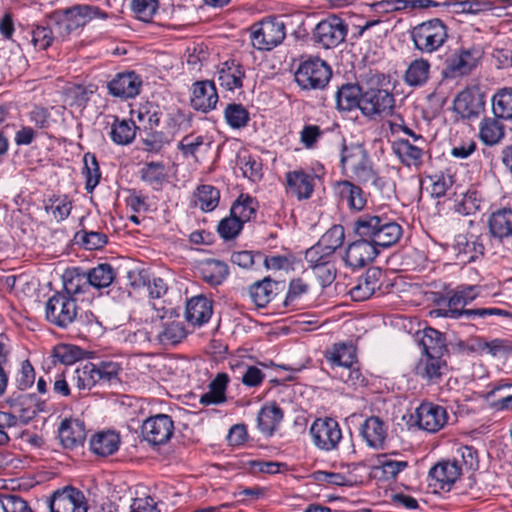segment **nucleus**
Masks as SVG:
<instances>
[{"instance_id": "f257e3e1", "label": "nucleus", "mask_w": 512, "mask_h": 512, "mask_svg": "<svg viewBox=\"0 0 512 512\" xmlns=\"http://www.w3.org/2000/svg\"><path fill=\"white\" fill-rule=\"evenodd\" d=\"M481 294V287L478 285L461 284L446 292L445 298L438 303V308L430 311L432 317H444L450 319H474L476 317L485 319L497 316L512 318V312L497 307H483L466 309Z\"/></svg>"}, {"instance_id": "f03ea898", "label": "nucleus", "mask_w": 512, "mask_h": 512, "mask_svg": "<svg viewBox=\"0 0 512 512\" xmlns=\"http://www.w3.org/2000/svg\"><path fill=\"white\" fill-rule=\"evenodd\" d=\"M354 232L365 237L375 248H387L396 244L403 234L402 227L395 221L382 216L365 214L354 222Z\"/></svg>"}, {"instance_id": "7ed1b4c3", "label": "nucleus", "mask_w": 512, "mask_h": 512, "mask_svg": "<svg viewBox=\"0 0 512 512\" xmlns=\"http://www.w3.org/2000/svg\"><path fill=\"white\" fill-rule=\"evenodd\" d=\"M343 173L361 183L376 182L377 175L373 170L366 149L359 144L343 145L340 156Z\"/></svg>"}, {"instance_id": "20e7f679", "label": "nucleus", "mask_w": 512, "mask_h": 512, "mask_svg": "<svg viewBox=\"0 0 512 512\" xmlns=\"http://www.w3.org/2000/svg\"><path fill=\"white\" fill-rule=\"evenodd\" d=\"M411 39L416 50L422 54H432L438 51L447 41V26L438 18L424 21L413 27Z\"/></svg>"}, {"instance_id": "39448f33", "label": "nucleus", "mask_w": 512, "mask_h": 512, "mask_svg": "<svg viewBox=\"0 0 512 512\" xmlns=\"http://www.w3.org/2000/svg\"><path fill=\"white\" fill-rule=\"evenodd\" d=\"M332 72L329 65L318 57L303 60L294 77L296 83L304 90L323 89L329 82Z\"/></svg>"}, {"instance_id": "423d86ee", "label": "nucleus", "mask_w": 512, "mask_h": 512, "mask_svg": "<svg viewBox=\"0 0 512 512\" xmlns=\"http://www.w3.org/2000/svg\"><path fill=\"white\" fill-rule=\"evenodd\" d=\"M483 52L479 47H461L447 56L444 62L442 75L444 78L453 79L471 73L481 60Z\"/></svg>"}, {"instance_id": "0eeeda50", "label": "nucleus", "mask_w": 512, "mask_h": 512, "mask_svg": "<svg viewBox=\"0 0 512 512\" xmlns=\"http://www.w3.org/2000/svg\"><path fill=\"white\" fill-rule=\"evenodd\" d=\"M309 433L315 447L325 452L336 450L343 438L339 423L331 417L314 420Z\"/></svg>"}, {"instance_id": "6e6552de", "label": "nucleus", "mask_w": 512, "mask_h": 512, "mask_svg": "<svg viewBox=\"0 0 512 512\" xmlns=\"http://www.w3.org/2000/svg\"><path fill=\"white\" fill-rule=\"evenodd\" d=\"M394 107V96L387 89L370 87L360 95V110L369 118L388 116Z\"/></svg>"}, {"instance_id": "1a4fd4ad", "label": "nucleus", "mask_w": 512, "mask_h": 512, "mask_svg": "<svg viewBox=\"0 0 512 512\" xmlns=\"http://www.w3.org/2000/svg\"><path fill=\"white\" fill-rule=\"evenodd\" d=\"M77 316V304L73 297L56 293L45 304V318L51 324L67 328Z\"/></svg>"}, {"instance_id": "9d476101", "label": "nucleus", "mask_w": 512, "mask_h": 512, "mask_svg": "<svg viewBox=\"0 0 512 512\" xmlns=\"http://www.w3.org/2000/svg\"><path fill=\"white\" fill-rule=\"evenodd\" d=\"M286 36L285 23L276 17L263 19L252 32V45L258 50H271Z\"/></svg>"}, {"instance_id": "9b49d317", "label": "nucleus", "mask_w": 512, "mask_h": 512, "mask_svg": "<svg viewBox=\"0 0 512 512\" xmlns=\"http://www.w3.org/2000/svg\"><path fill=\"white\" fill-rule=\"evenodd\" d=\"M9 411L6 415L13 425H25L29 423L40 411L44 410V402L35 394H21L7 401Z\"/></svg>"}, {"instance_id": "f8f14e48", "label": "nucleus", "mask_w": 512, "mask_h": 512, "mask_svg": "<svg viewBox=\"0 0 512 512\" xmlns=\"http://www.w3.org/2000/svg\"><path fill=\"white\" fill-rule=\"evenodd\" d=\"M143 439L149 444L158 446L166 444L174 433V422L167 414H157L147 418L142 426Z\"/></svg>"}, {"instance_id": "ddd939ff", "label": "nucleus", "mask_w": 512, "mask_h": 512, "mask_svg": "<svg viewBox=\"0 0 512 512\" xmlns=\"http://www.w3.org/2000/svg\"><path fill=\"white\" fill-rule=\"evenodd\" d=\"M347 35V26L338 16L332 15L320 21L313 32L314 39L329 49L342 43Z\"/></svg>"}, {"instance_id": "4468645a", "label": "nucleus", "mask_w": 512, "mask_h": 512, "mask_svg": "<svg viewBox=\"0 0 512 512\" xmlns=\"http://www.w3.org/2000/svg\"><path fill=\"white\" fill-rule=\"evenodd\" d=\"M485 108V94L476 86L459 92L453 101V110L462 119L477 118Z\"/></svg>"}, {"instance_id": "2eb2a0df", "label": "nucleus", "mask_w": 512, "mask_h": 512, "mask_svg": "<svg viewBox=\"0 0 512 512\" xmlns=\"http://www.w3.org/2000/svg\"><path fill=\"white\" fill-rule=\"evenodd\" d=\"M417 426L429 433L443 429L448 422L446 408L432 402H423L415 410Z\"/></svg>"}, {"instance_id": "dca6fc26", "label": "nucleus", "mask_w": 512, "mask_h": 512, "mask_svg": "<svg viewBox=\"0 0 512 512\" xmlns=\"http://www.w3.org/2000/svg\"><path fill=\"white\" fill-rule=\"evenodd\" d=\"M462 467L458 460H443L432 466L428 472L429 486L434 490L449 491L459 479Z\"/></svg>"}, {"instance_id": "f3484780", "label": "nucleus", "mask_w": 512, "mask_h": 512, "mask_svg": "<svg viewBox=\"0 0 512 512\" xmlns=\"http://www.w3.org/2000/svg\"><path fill=\"white\" fill-rule=\"evenodd\" d=\"M448 365L443 355L421 354L414 366L416 376L427 384H437L448 373Z\"/></svg>"}, {"instance_id": "a211bd4d", "label": "nucleus", "mask_w": 512, "mask_h": 512, "mask_svg": "<svg viewBox=\"0 0 512 512\" xmlns=\"http://www.w3.org/2000/svg\"><path fill=\"white\" fill-rule=\"evenodd\" d=\"M49 508L50 512H87L84 494L74 487L54 492Z\"/></svg>"}, {"instance_id": "6ab92c4d", "label": "nucleus", "mask_w": 512, "mask_h": 512, "mask_svg": "<svg viewBox=\"0 0 512 512\" xmlns=\"http://www.w3.org/2000/svg\"><path fill=\"white\" fill-rule=\"evenodd\" d=\"M359 238L348 245L344 257L345 263L353 269L366 266L379 254V250L370 240H366L365 237Z\"/></svg>"}, {"instance_id": "aec40b11", "label": "nucleus", "mask_w": 512, "mask_h": 512, "mask_svg": "<svg viewBox=\"0 0 512 512\" xmlns=\"http://www.w3.org/2000/svg\"><path fill=\"white\" fill-rule=\"evenodd\" d=\"M142 79L134 71L118 73L108 82L109 93L120 99L135 98L141 90Z\"/></svg>"}, {"instance_id": "412c9836", "label": "nucleus", "mask_w": 512, "mask_h": 512, "mask_svg": "<svg viewBox=\"0 0 512 512\" xmlns=\"http://www.w3.org/2000/svg\"><path fill=\"white\" fill-rule=\"evenodd\" d=\"M286 191L297 200L311 198L315 187V176L303 169L289 171L285 174Z\"/></svg>"}, {"instance_id": "4be33fe9", "label": "nucleus", "mask_w": 512, "mask_h": 512, "mask_svg": "<svg viewBox=\"0 0 512 512\" xmlns=\"http://www.w3.org/2000/svg\"><path fill=\"white\" fill-rule=\"evenodd\" d=\"M333 191L341 204L354 211H361L365 208L367 198L363 190L348 180L337 181L333 186Z\"/></svg>"}, {"instance_id": "5701e85b", "label": "nucleus", "mask_w": 512, "mask_h": 512, "mask_svg": "<svg viewBox=\"0 0 512 512\" xmlns=\"http://www.w3.org/2000/svg\"><path fill=\"white\" fill-rule=\"evenodd\" d=\"M82 7L83 5H77L67 9L64 14L56 19L54 31L59 37L64 39L89 22L87 14L82 11Z\"/></svg>"}, {"instance_id": "b1692460", "label": "nucleus", "mask_w": 512, "mask_h": 512, "mask_svg": "<svg viewBox=\"0 0 512 512\" xmlns=\"http://www.w3.org/2000/svg\"><path fill=\"white\" fill-rule=\"evenodd\" d=\"M382 270L376 267L369 268L362 275L357 284L350 290L351 298L354 301H365L369 299L382 285Z\"/></svg>"}, {"instance_id": "393cba45", "label": "nucleus", "mask_w": 512, "mask_h": 512, "mask_svg": "<svg viewBox=\"0 0 512 512\" xmlns=\"http://www.w3.org/2000/svg\"><path fill=\"white\" fill-rule=\"evenodd\" d=\"M392 151L407 167H419L423 162L425 144L412 143L408 139H396L392 142Z\"/></svg>"}, {"instance_id": "a878e982", "label": "nucleus", "mask_w": 512, "mask_h": 512, "mask_svg": "<svg viewBox=\"0 0 512 512\" xmlns=\"http://www.w3.org/2000/svg\"><path fill=\"white\" fill-rule=\"evenodd\" d=\"M218 102V94L214 82L199 81L193 85L191 105L204 113L213 110Z\"/></svg>"}, {"instance_id": "bb28decb", "label": "nucleus", "mask_w": 512, "mask_h": 512, "mask_svg": "<svg viewBox=\"0 0 512 512\" xmlns=\"http://www.w3.org/2000/svg\"><path fill=\"white\" fill-rule=\"evenodd\" d=\"M324 358L331 368H351L356 363V347L352 343H335L325 350Z\"/></svg>"}, {"instance_id": "cd10ccee", "label": "nucleus", "mask_w": 512, "mask_h": 512, "mask_svg": "<svg viewBox=\"0 0 512 512\" xmlns=\"http://www.w3.org/2000/svg\"><path fill=\"white\" fill-rule=\"evenodd\" d=\"M58 437L64 448L82 445L86 438L84 423L78 419H64L58 428Z\"/></svg>"}, {"instance_id": "c85d7f7f", "label": "nucleus", "mask_w": 512, "mask_h": 512, "mask_svg": "<svg viewBox=\"0 0 512 512\" xmlns=\"http://www.w3.org/2000/svg\"><path fill=\"white\" fill-rule=\"evenodd\" d=\"M387 424L378 416L367 418L360 428V434L366 444L374 449L383 447L387 438Z\"/></svg>"}, {"instance_id": "c756f323", "label": "nucleus", "mask_w": 512, "mask_h": 512, "mask_svg": "<svg viewBox=\"0 0 512 512\" xmlns=\"http://www.w3.org/2000/svg\"><path fill=\"white\" fill-rule=\"evenodd\" d=\"M452 250L458 264L464 265L475 261L484 252V246L477 240H469L466 235H457Z\"/></svg>"}, {"instance_id": "7c9ffc66", "label": "nucleus", "mask_w": 512, "mask_h": 512, "mask_svg": "<svg viewBox=\"0 0 512 512\" xmlns=\"http://www.w3.org/2000/svg\"><path fill=\"white\" fill-rule=\"evenodd\" d=\"M283 410L276 403L265 404L257 415V429L266 436L272 437L283 420Z\"/></svg>"}, {"instance_id": "2f4dec72", "label": "nucleus", "mask_w": 512, "mask_h": 512, "mask_svg": "<svg viewBox=\"0 0 512 512\" xmlns=\"http://www.w3.org/2000/svg\"><path fill=\"white\" fill-rule=\"evenodd\" d=\"M212 313V302L200 295L192 297L187 302L185 318L188 323L201 326L209 321Z\"/></svg>"}, {"instance_id": "473e14b6", "label": "nucleus", "mask_w": 512, "mask_h": 512, "mask_svg": "<svg viewBox=\"0 0 512 512\" xmlns=\"http://www.w3.org/2000/svg\"><path fill=\"white\" fill-rule=\"evenodd\" d=\"M229 382L230 377L227 373H218L209 383L208 391L200 396V404L209 406L225 403L227 401L226 390Z\"/></svg>"}, {"instance_id": "72a5a7b5", "label": "nucleus", "mask_w": 512, "mask_h": 512, "mask_svg": "<svg viewBox=\"0 0 512 512\" xmlns=\"http://www.w3.org/2000/svg\"><path fill=\"white\" fill-rule=\"evenodd\" d=\"M121 439L118 433L112 430L100 431L90 439L91 451L102 457L116 453L119 449Z\"/></svg>"}, {"instance_id": "f704fd0d", "label": "nucleus", "mask_w": 512, "mask_h": 512, "mask_svg": "<svg viewBox=\"0 0 512 512\" xmlns=\"http://www.w3.org/2000/svg\"><path fill=\"white\" fill-rule=\"evenodd\" d=\"M496 116L484 117L478 128V137L480 141L487 146L499 144L505 137V127Z\"/></svg>"}, {"instance_id": "c9c22d12", "label": "nucleus", "mask_w": 512, "mask_h": 512, "mask_svg": "<svg viewBox=\"0 0 512 512\" xmlns=\"http://www.w3.org/2000/svg\"><path fill=\"white\" fill-rule=\"evenodd\" d=\"M245 72L240 64L233 61H226L221 64L217 72L219 85L228 91L242 87V80Z\"/></svg>"}, {"instance_id": "e433bc0d", "label": "nucleus", "mask_w": 512, "mask_h": 512, "mask_svg": "<svg viewBox=\"0 0 512 512\" xmlns=\"http://www.w3.org/2000/svg\"><path fill=\"white\" fill-rule=\"evenodd\" d=\"M489 231L494 238L503 240L512 236V209L501 208L493 212L488 221Z\"/></svg>"}, {"instance_id": "4c0bfd02", "label": "nucleus", "mask_w": 512, "mask_h": 512, "mask_svg": "<svg viewBox=\"0 0 512 512\" xmlns=\"http://www.w3.org/2000/svg\"><path fill=\"white\" fill-rule=\"evenodd\" d=\"M63 286L64 294L70 297L86 293L90 288L87 272L80 268L67 269L63 274Z\"/></svg>"}, {"instance_id": "58836bf2", "label": "nucleus", "mask_w": 512, "mask_h": 512, "mask_svg": "<svg viewBox=\"0 0 512 512\" xmlns=\"http://www.w3.org/2000/svg\"><path fill=\"white\" fill-rule=\"evenodd\" d=\"M220 192L212 185H200L193 194V204L203 212L213 211L219 204Z\"/></svg>"}, {"instance_id": "ea45409f", "label": "nucleus", "mask_w": 512, "mask_h": 512, "mask_svg": "<svg viewBox=\"0 0 512 512\" xmlns=\"http://www.w3.org/2000/svg\"><path fill=\"white\" fill-rule=\"evenodd\" d=\"M430 67V63L426 59L413 60L405 71V83L411 87L423 86L429 79Z\"/></svg>"}, {"instance_id": "a19ab883", "label": "nucleus", "mask_w": 512, "mask_h": 512, "mask_svg": "<svg viewBox=\"0 0 512 512\" xmlns=\"http://www.w3.org/2000/svg\"><path fill=\"white\" fill-rule=\"evenodd\" d=\"M109 136L117 145H128L135 139L136 125L133 121L114 117Z\"/></svg>"}, {"instance_id": "79ce46f5", "label": "nucleus", "mask_w": 512, "mask_h": 512, "mask_svg": "<svg viewBox=\"0 0 512 512\" xmlns=\"http://www.w3.org/2000/svg\"><path fill=\"white\" fill-rule=\"evenodd\" d=\"M90 287L103 289L109 287L116 278V270L109 263H100L87 271Z\"/></svg>"}, {"instance_id": "37998d69", "label": "nucleus", "mask_w": 512, "mask_h": 512, "mask_svg": "<svg viewBox=\"0 0 512 512\" xmlns=\"http://www.w3.org/2000/svg\"><path fill=\"white\" fill-rule=\"evenodd\" d=\"M493 115L502 120H512V87H504L491 98Z\"/></svg>"}, {"instance_id": "c03bdc74", "label": "nucleus", "mask_w": 512, "mask_h": 512, "mask_svg": "<svg viewBox=\"0 0 512 512\" xmlns=\"http://www.w3.org/2000/svg\"><path fill=\"white\" fill-rule=\"evenodd\" d=\"M420 346L422 347V354L443 355L446 352L444 335L431 327L423 330Z\"/></svg>"}, {"instance_id": "a18cd8bd", "label": "nucleus", "mask_w": 512, "mask_h": 512, "mask_svg": "<svg viewBox=\"0 0 512 512\" xmlns=\"http://www.w3.org/2000/svg\"><path fill=\"white\" fill-rule=\"evenodd\" d=\"M44 210L57 222L68 218L72 210V202L66 195H52L44 200Z\"/></svg>"}, {"instance_id": "49530a36", "label": "nucleus", "mask_w": 512, "mask_h": 512, "mask_svg": "<svg viewBox=\"0 0 512 512\" xmlns=\"http://www.w3.org/2000/svg\"><path fill=\"white\" fill-rule=\"evenodd\" d=\"M258 202L248 194H241L233 203L230 214L243 224L250 221L256 214Z\"/></svg>"}, {"instance_id": "de8ad7c7", "label": "nucleus", "mask_w": 512, "mask_h": 512, "mask_svg": "<svg viewBox=\"0 0 512 512\" xmlns=\"http://www.w3.org/2000/svg\"><path fill=\"white\" fill-rule=\"evenodd\" d=\"M276 282L272 281L269 277H265L261 281L253 283L249 288V295L252 301L258 307L266 306L274 296V287Z\"/></svg>"}, {"instance_id": "09e8293b", "label": "nucleus", "mask_w": 512, "mask_h": 512, "mask_svg": "<svg viewBox=\"0 0 512 512\" xmlns=\"http://www.w3.org/2000/svg\"><path fill=\"white\" fill-rule=\"evenodd\" d=\"M360 89L356 85H343L335 93L338 109L350 111L358 107L360 109Z\"/></svg>"}, {"instance_id": "8fccbe9b", "label": "nucleus", "mask_w": 512, "mask_h": 512, "mask_svg": "<svg viewBox=\"0 0 512 512\" xmlns=\"http://www.w3.org/2000/svg\"><path fill=\"white\" fill-rule=\"evenodd\" d=\"M82 174L85 178V189L91 193L101 179V171L95 154L91 152L84 154Z\"/></svg>"}, {"instance_id": "3c124183", "label": "nucleus", "mask_w": 512, "mask_h": 512, "mask_svg": "<svg viewBox=\"0 0 512 512\" xmlns=\"http://www.w3.org/2000/svg\"><path fill=\"white\" fill-rule=\"evenodd\" d=\"M201 274L205 282L212 286H217L228 276V267L221 261L207 260L202 264Z\"/></svg>"}, {"instance_id": "603ef678", "label": "nucleus", "mask_w": 512, "mask_h": 512, "mask_svg": "<svg viewBox=\"0 0 512 512\" xmlns=\"http://www.w3.org/2000/svg\"><path fill=\"white\" fill-rule=\"evenodd\" d=\"M393 456L394 454H381L377 457L375 469L381 470L385 479H395L408 467L407 461L397 460Z\"/></svg>"}, {"instance_id": "864d4df0", "label": "nucleus", "mask_w": 512, "mask_h": 512, "mask_svg": "<svg viewBox=\"0 0 512 512\" xmlns=\"http://www.w3.org/2000/svg\"><path fill=\"white\" fill-rule=\"evenodd\" d=\"M476 346L481 353L489 354L493 357H503L512 352V344L505 339L497 338L486 341L479 338L476 341Z\"/></svg>"}, {"instance_id": "5fc2aeb1", "label": "nucleus", "mask_w": 512, "mask_h": 512, "mask_svg": "<svg viewBox=\"0 0 512 512\" xmlns=\"http://www.w3.org/2000/svg\"><path fill=\"white\" fill-rule=\"evenodd\" d=\"M237 165L242 172V175L252 182H257L262 177V164L255 157L244 153L239 154L237 157Z\"/></svg>"}, {"instance_id": "6e6d98bb", "label": "nucleus", "mask_w": 512, "mask_h": 512, "mask_svg": "<svg viewBox=\"0 0 512 512\" xmlns=\"http://www.w3.org/2000/svg\"><path fill=\"white\" fill-rule=\"evenodd\" d=\"M165 166L161 162H150L141 169V179L158 190L165 181Z\"/></svg>"}, {"instance_id": "4d7b16f0", "label": "nucleus", "mask_w": 512, "mask_h": 512, "mask_svg": "<svg viewBox=\"0 0 512 512\" xmlns=\"http://www.w3.org/2000/svg\"><path fill=\"white\" fill-rule=\"evenodd\" d=\"M344 238V228L341 225H334L322 235L318 244L326 249V255H333L335 250L343 244Z\"/></svg>"}, {"instance_id": "13d9d810", "label": "nucleus", "mask_w": 512, "mask_h": 512, "mask_svg": "<svg viewBox=\"0 0 512 512\" xmlns=\"http://www.w3.org/2000/svg\"><path fill=\"white\" fill-rule=\"evenodd\" d=\"M83 356L82 350L71 344H59L53 348L52 357L54 362L63 365H72Z\"/></svg>"}, {"instance_id": "bf43d9fd", "label": "nucleus", "mask_w": 512, "mask_h": 512, "mask_svg": "<svg viewBox=\"0 0 512 512\" xmlns=\"http://www.w3.org/2000/svg\"><path fill=\"white\" fill-rule=\"evenodd\" d=\"M74 379L79 389H91L100 382L96 364L87 363L82 368L76 369Z\"/></svg>"}, {"instance_id": "052dcab7", "label": "nucleus", "mask_w": 512, "mask_h": 512, "mask_svg": "<svg viewBox=\"0 0 512 512\" xmlns=\"http://www.w3.org/2000/svg\"><path fill=\"white\" fill-rule=\"evenodd\" d=\"M228 125L234 129L243 128L248 124L249 113L242 104H228L224 110Z\"/></svg>"}, {"instance_id": "680f3d73", "label": "nucleus", "mask_w": 512, "mask_h": 512, "mask_svg": "<svg viewBox=\"0 0 512 512\" xmlns=\"http://www.w3.org/2000/svg\"><path fill=\"white\" fill-rule=\"evenodd\" d=\"M191 116L179 109H174L167 114L166 126L170 133L176 134L191 128Z\"/></svg>"}, {"instance_id": "e2e57ef3", "label": "nucleus", "mask_w": 512, "mask_h": 512, "mask_svg": "<svg viewBox=\"0 0 512 512\" xmlns=\"http://www.w3.org/2000/svg\"><path fill=\"white\" fill-rule=\"evenodd\" d=\"M75 238L80 241L83 247L87 250H98L103 248L107 242L108 238L106 234L97 231H86L81 230L76 233Z\"/></svg>"}, {"instance_id": "0e129e2a", "label": "nucleus", "mask_w": 512, "mask_h": 512, "mask_svg": "<svg viewBox=\"0 0 512 512\" xmlns=\"http://www.w3.org/2000/svg\"><path fill=\"white\" fill-rule=\"evenodd\" d=\"M77 329L82 334L98 335L102 331V325L91 311L81 313L74 321Z\"/></svg>"}, {"instance_id": "69168bd1", "label": "nucleus", "mask_w": 512, "mask_h": 512, "mask_svg": "<svg viewBox=\"0 0 512 512\" xmlns=\"http://www.w3.org/2000/svg\"><path fill=\"white\" fill-rule=\"evenodd\" d=\"M131 9L137 19L149 22L158 10V0H132Z\"/></svg>"}, {"instance_id": "338daca9", "label": "nucleus", "mask_w": 512, "mask_h": 512, "mask_svg": "<svg viewBox=\"0 0 512 512\" xmlns=\"http://www.w3.org/2000/svg\"><path fill=\"white\" fill-rule=\"evenodd\" d=\"M0 512H32L27 502L16 494L0 493Z\"/></svg>"}, {"instance_id": "774afa93", "label": "nucleus", "mask_w": 512, "mask_h": 512, "mask_svg": "<svg viewBox=\"0 0 512 512\" xmlns=\"http://www.w3.org/2000/svg\"><path fill=\"white\" fill-rule=\"evenodd\" d=\"M481 199L476 190H468L456 204V211L463 215H471L480 210Z\"/></svg>"}]
</instances>
